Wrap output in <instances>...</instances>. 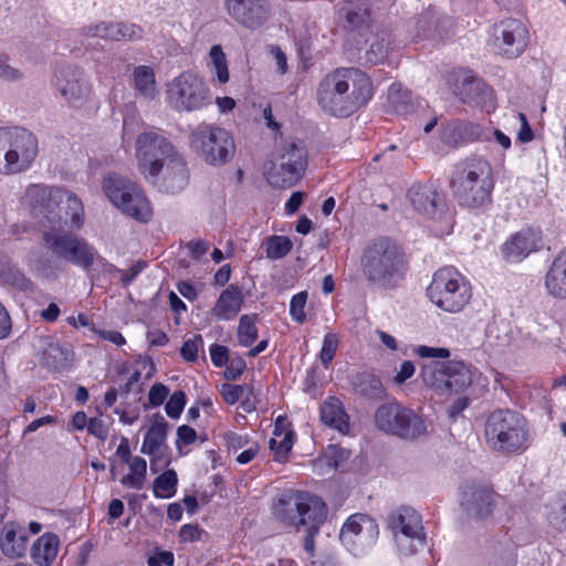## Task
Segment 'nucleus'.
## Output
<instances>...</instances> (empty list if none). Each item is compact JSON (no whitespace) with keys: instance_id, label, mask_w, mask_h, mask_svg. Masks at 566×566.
<instances>
[{"instance_id":"nucleus-1","label":"nucleus","mask_w":566,"mask_h":566,"mask_svg":"<svg viewBox=\"0 0 566 566\" xmlns=\"http://www.w3.org/2000/svg\"><path fill=\"white\" fill-rule=\"evenodd\" d=\"M373 96L369 77L358 69L342 67L326 74L317 88V102L328 114L346 117Z\"/></svg>"},{"instance_id":"nucleus-2","label":"nucleus","mask_w":566,"mask_h":566,"mask_svg":"<svg viewBox=\"0 0 566 566\" xmlns=\"http://www.w3.org/2000/svg\"><path fill=\"white\" fill-rule=\"evenodd\" d=\"M23 203L44 227L48 223L51 228H61L70 223L72 229H80L84 223L82 201L63 188L32 184L25 189Z\"/></svg>"},{"instance_id":"nucleus-3","label":"nucleus","mask_w":566,"mask_h":566,"mask_svg":"<svg viewBox=\"0 0 566 566\" xmlns=\"http://www.w3.org/2000/svg\"><path fill=\"white\" fill-rule=\"evenodd\" d=\"M360 266L368 283L381 289H394L403 280L407 262L396 242L380 238L365 248Z\"/></svg>"},{"instance_id":"nucleus-4","label":"nucleus","mask_w":566,"mask_h":566,"mask_svg":"<svg viewBox=\"0 0 566 566\" xmlns=\"http://www.w3.org/2000/svg\"><path fill=\"white\" fill-rule=\"evenodd\" d=\"M494 178L491 164L481 157L462 161L452 179L455 198L469 208H483L491 203Z\"/></svg>"},{"instance_id":"nucleus-5","label":"nucleus","mask_w":566,"mask_h":566,"mask_svg":"<svg viewBox=\"0 0 566 566\" xmlns=\"http://www.w3.org/2000/svg\"><path fill=\"white\" fill-rule=\"evenodd\" d=\"M485 439L495 451L521 452L530 446V428L517 411L499 409L493 411L485 424Z\"/></svg>"},{"instance_id":"nucleus-6","label":"nucleus","mask_w":566,"mask_h":566,"mask_svg":"<svg viewBox=\"0 0 566 566\" xmlns=\"http://www.w3.org/2000/svg\"><path fill=\"white\" fill-rule=\"evenodd\" d=\"M427 296L441 311L459 313L470 303L472 287L455 268L444 266L433 273Z\"/></svg>"},{"instance_id":"nucleus-7","label":"nucleus","mask_w":566,"mask_h":566,"mask_svg":"<svg viewBox=\"0 0 566 566\" xmlns=\"http://www.w3.org/2000/svg\"><path fill=\"white\" fill-rule=\"evenodd\" d=\"M38 139L28 129L0 128V174L28 170L38 156Z\"/></svg>"},{"instance_id":"nucleus-8","label":"nucleus","mask_w":566,"mask_h":566,"mask_svg":"<svg viewBox=\"0 0 566 566\" xmlns=\"http://www.w3.org/2000/svg\"><path fill=\"white\" fill-rule=\"evenodd\" d=\"M189 145L210 166H223L230 163L235 153L231 133L223 127L207 123H200L191 130Z\"/></svg>"},{"instance_id":"nucleus-9","label":"nucleus","mask_w":566,"mask_h":566,"mask_svg":"<svg viewBox=\"0 0 566 566\" xmlns=\"http://www.w3.org/2000/svg\"><path fill=\"white\" fill-rule=\"evenodd\" d=\"M306 164L305 148L295 142H286L273 154L265 170L266 180L274 188H290L301 179Z\"/></svg>"},{"instance_id":"nucleus-10","label":"nucleus","mask_w":566,"mask_h":566,"mask_svg":"<svg viewBox=\"0 0 566 566\" xmlns=\"http://www.w3.org/2000/svg\"><path fill=\"white\" fill-rule=\"evenodd\" d=\"M166 101L179 113H191L211 103L210 90L205 81L192 72H182L166 85Z\"/></svg>"},{"instance_id":"nucleus-11","label":"nucleus","mask_w":566,"mask_h":566,"mask_svg":"<svg viewBox=\"0 0 566 566\" xmlns=\"http://www.w3.org/2000/svg\"><path fill=\"white\" fill-rule=\"evenodd\" d=\"M178 153L175 145L159 130L150 129L137 136L135 157L138 170L145 179L155 177L160 167Z\"/></svg>"},{"instance_id":"nucleus-12","label":"nucleus","mask_w":566,"mask_h":566,"mask_svg":"<svg viewBox=\"0 0 566 566\" xmlns=\"http://www.w3.org/2000/svg\"><path fill=\"white\" fill-rule=\"evenodd\" d=\"M42 240L45 248L59 259L87 270L96 258V250L84 238L60 228L43 231Z\"/></svg>"},{"instance_id":"nucleus-13","label":"nucleus","mask_w":566,"mask_h":566,"mask_svg":"<svg viewBox=\"0 0 566 566\" xmlns=\"http://www.w3.org/2000/svg\"><path fill=\"white\" fill-rule=\"evenodd\" d=\"M378 429L402 439L413 440L427 434L424 420L412 409L398 402L381 405L375 413Z\"/></svg>"},{"instance_id":"nucleus-14","label":"nucleus","mask_w":566,"mask_h":566,"mask_svg":"<svg viewBox=\"0 0 566 566\" xmlns=\"http://www.w3.org/2000/svg\"><path fill=\"white\" fill-rule=\"evenodd\" d=\"M388 527L401 555L410 556L424 546L426 534L420 515L411 507H399L388 515Z\"/></svg>"},{"instance_id":"nucleus-15","label":"nucleus","mask_w":566,"mask_h":566,"mask_svg":"<svg viewBox=\"0 0 566 566\" xmlns=\"http://www.w3.org/2000/svg\"><path fill=\"white\" fill-rule=\"evenodd\" d=\"M379 527L377 522L367 514H352L339 531L343 547L354 556H364L377 543Z\"/></svg>"},{"instance_id":"nucleus-16","label":"nucleus","mask_w":566,"mask_h":566,"mask_svg":"<svg viewBox=\"0 0 566 566\" xmlns=\"http://www.w3.org/2000/svg\"><path fill=\"white\" fill-rule=\"evenodd\" d=\"M408 200L421 216L444 222L446 228L452 226V216L442 190L433 184H416L408 190Z\"/></svg>"},{"instance_id":"nucleus-17","label":"nucleus","mask_w":566,"mask_h":566,"mask_svg":"<svg viewBox=\"0 0 566 566\" xmlns=\"http://www.w3.org/2000/svg\"><path fill=\"white\" fill-rule=\"evenodd\" d=\"M56 88L66 104L74 108L85 106L92 94L87 76L75 65H64L57 70Z\"/></svg>"},{"instance_id":"nucleus-18","label":"nucleus","mask_w":566,"mask_h":566,"mask_svg":"<svg viewBox=\"0 0 566 566\" xmlns=\"http://www.w3.org/2000/svg\"><path fill=\"white\" fill-rule=\"evenodd\" d=\"M493 36L496 48L507 57H517L526 49L530 33L520 19H504L494 25Z\"/></svg>"},{"instance_id":"nucleus-19","label":"nucleus","mask_w":566,"mask_h":566,"mask_svg":"<svg viewBox=\"0 0 566 566\" xmlns=\"http://www.w3.org/2000/svg\"><path fill=\"white\" fill-rule=\"evenodd\" d=\"M167 422L159 416L150 424L145 433L140 452L150 457V472L158 474L170 462L169 448L167 446Z\"/></svg>"},{"instance_id":"nucleus-20","label":"nucleus","mask_w":566,"mask_h":566,"mask_svg":"<svg viewBox=\"0 0 566 566\" xmlns=\"http://www.w3.org/2000/svg\"><path fill=\"white\" fill-rule=\"evenodd\" d=\"M224 8L234 22L249 30L261 28L271 15L269 0H224Z\"/></svg>"},{"instance_id":"nucleus-21","label":"nucleus","mask_w":566,"mask_h":566,"mask_svg":"<svg viewBox=\"0 0 566 566\" xmlns=\"http://www.w3.org/2000/svg\"><path fill=\"white\" fill-rule=\"evenodd\" d=\"M545 245L543 233L538 229L523 228L512 234L501 245L502 258L509 263H520L532 253L542 250Z\"/></svg>"},{"instance_id":"nucleus-22","label":"nucleus","mask_w":566,"mask_h":566,"mask_svg":"<svg viewBox=\"0 0 566 566\" xmlns=\"http://www.w3.org/2000/svg\"><path fill=\"white\" fill-rule=\"evenodd\" d=\"M189 169L184 156L178 153L165 165L155 177L147 178L159 191L167 193H178L189 184Z\"/></svg>"},{"instance_id":"nucleus-23","label":"nucleus","mask_w":566,"mask_h":566,"mask_svg":"<svg viewBox=\"0 0 566 566\" xmlns=\"http://www.w3.org/2000/svg\"><path fill=\"white\" fill-rule=\"evenodd\" d=\"M87 38H98L108 41H139L144 36L140 25L124 21H101L91 23L82 29Z\"/></svg>"},{"instance_id":"nucleus-24","label":"nucleus","mask_w":566,"mask_h":566,"mask_svg":"<svg viewBox=\"0 0 566 566\" xmlns=\"http://www.w3.org/2000/svg\"><path fill=\"white\" fill-rule=\"evenodd\" d=\"M298 505L300 526H307L310 530L318 531L319 525L327 515L325 502L315 494L298 491Z\"/></svg>"},{"instance_id":"nucleus-25","label":"nucleus","mask_w":566,"mask_h":566,"mask_svg":"<svg viewBox=\"0 0 566 566\" xmlns=\"http://www.w3.org/2000/svg\"><path fill=\"white\" fill-rule=\"evenodd\" d=\"M494 493L484 485H468L462 491L461 505L471 514L484 517L491 512Z\"/></svg>"},{"instance_id":"nucleus-26","label":"nucleus","mask_w":566,"mask_h":566,"mask_svg":"<svg viewBox=\"0 0 566 566\" xmlns=\"http://www.w3.org/2000/svg\"><path fill=\"white\" fill-rule=\"evenodd\" d=\"M136 186V182L115 174L106 176L102 184L105 196L122 213Z\"/></svg>"},{"instance_id":"nucleus-27","label":"nucleus","mask_w":566,"mask_h":566,"mask_svg":"<svg viewBox=\"0 0 566 566\" xmlns=\"http://www.w3.org/2000/svg\"><path fill=\"white\" fill-rule=\"evenodd\" d=\"M243 301L242 291L235 285H229L220 293L211 314L218 321H231L241 311Z\"/></svg>"},{"instance_id":"nucleus-28","label":"nucleus","mask_w":566,"mask_h":566,"mask_svg":"<svg viewBox=\"0 0 566 566\" xmlns=\"http://www.w3.org/2000/svg\"><path fill=\"white\" fill-rule=\"evenodd\" d=\"M42 360L52 369H64L73 358V353L69 345H62L56 338L45 336L41 338Z\"/></svg>"},{"instance_id":"nucleus-29","label":"nucleus","mask_w":566,"mask_h":566,"mask_svg":"<svg viewBox=\"0 0 566 566\" xmlns=\"http://www.w3.org/2000/svg\"><path fill=\"white\" fill-rule=\"evenodd\" d=\"M544 284L549 295L557 298L566 297V250L554 258L546 272Z\"/></svg>"},{"instance_id":"nucleus-30","label":"nucleus","mask_w":566,"mask_h":566,"mask_svg":"<svg viewBox=\"0 0 566 566\" xmlns=\"http://www.w3.org/2000/svg\"><path fill=\"white\" fill-rule=\"evenodd\" d=\"M28 536L24 528L15 523H8L2 530L0 548L10 558L22 557L27 552Z\"/></svg>"},{"instance_id":"nucleus-31","label":"nucleus","mask_w":566,"mask_h":566,"mask_svg":"<svg viewBox=\"0 0 566 566\" xmlns=\"http://www.w3.org/2000/svg\"><path fill=\"white\" fill-rule=\"evenodd\" d=\"M321 419L326 426L340 433H346L349 429L348 415L345 412L340 400L335 397H329L323 402Z\"/></svg>"},{"instance_id":"nucleus-32","label":"nucleus","mask_w":566,"mask_h":566,"mask_svg":"<svg viewBox=\"0 0 566 566\" xmlns=\"http://www.w3.org/2000/svg\"><path fill=\"white\" fill-rule=\"evenodd\" d=\"M274 515L283 523L300 527L298 491L283 494L274 505Z\"/></svg>"},{"instance_id":"nucleus-33","label":"nucleus","mask_w":566,"mask_h":566,"mask_svg":"<svg viewBox=\"0 0 566 566\" xmlns=\"http://www.w3.org/2000/svg\"><path fill=\"white\" fill-rule=\"evenodd\" d=\"M449 360L447 361H430L423 364L421 367V377L424 385L437 394L446 395L447 389V375H448Z\"/></svg>"},{"instance_id":"nucleus-34","label":"nucleus","mask_w":566,"mask_h":566,"mask_svg":"<svg viewBox=\"0 0 566 566\" xmlns=\"http://www.w3.org/2000/svg\"><path fill=\"white\" fill-rule=\"evenodd\" d=\"M124 214L139 221L147 223L153 218V207L149 199L146 197L144 190L137 185L127 200Z\"/></svg>"},{"instance_id":"nucleus-35","label":"nucleus","mask_w":566,"mask_h":566,"mask_svg":"<svg viewBox=\"0 0 566 566\" xmlns=\"http://www.w3.org/2000/svg\"><path fill=\"white\" fill-rule=\"evenodd\" d=\"M446 395L465 390L472 382V373L462 361L449 360Z\"/></svg>"},{"instance_id":"nucleus-36","label":"nucleus","mask_w":566,"mask_h":566,"mask_svg":"<svg viewBox=\"0 0 566 566\" xmlns=\"http://www.w3.org/2000/svg\"><path fill=\"white\" fill-rule=\"evenodd\" d=\"M59 538L52 533H45L38 538L32 548V557L36 565L49 566L56 557Z\"/></svg>"},{"instance_id":"nucleus-37","label":"nucleus","mask_w":566,"mask_h":566,"mask_svg":"<svg viewBox=\"0 0 566 566\" xmlns=\"http://www.w3.org/2000/svg\"><path fill=\"white\" fill-rule=\"evenodd\" d=\"M133 82L139 95L148 101L158 96L154 70L148 65H138L133 71Z\"/></svg>"},{"instance_id":"nucleus-38","label":"nucleus","mask_w":566,"mask_h":566,"mask_svg":"<svg viewBox=\"0 0 566 566\" xmlns=\"http://www.w3.org/2000/svg\"><path fill=\"white\" fill-rule=\"evenodd\" d=\"M28 266L32 273L43 279H55L59 274L56 264L38 250L30 252Z\"/></svg>"},{"instance_id":"nucleus-39","label":"nucleus","mask_w":566,"mask_h":566,"mask_svg":"<svg viewBox=\"0 0 566 566\" xmlns=\"http://www.w3.org/2000/svg\"><path fill=\"white\" fill-rule=\"evenodd\" d=\"M178 475L174 469L161 472L153 482V494L156 499H170L176 495Z\"/></svg>"},{"instance_id":"nucleus-40","label":"nucleus","mask_w":566,"mask_h":566,"mask_svg":"<svg viewBox=\"0 0 566 566\" xmlns=\"http://www.w3.org/2000/svg\"><path fill=\"white\" fill-rule=\"evenodd\" d=\"M0 281L3 284L11 285L20 291H32L33 283L15 265L7 262L0 264Z\"/></svg>"},{"instance_id":"nucleus-41","label":"nucleus","mask_w":566,"mask_h":566,"mask_svg":"<svg viewBox=\"0 0 566 566\" xmlns=\"http://www.w3.org/2000/svg\"><path fill=\"white\" fill-rule=\"evenodd\" d=\"M129 467V473L120 479V483L124 486L142 490L144 488L147 474V462L142 457H134L133 460L127 463Z\"/></svg>"},{"instance_id":"nucleus-42","label":"nucleus","mask_w":566,"mask_h":566,"mask_svg":"<svg viewBox=\"0 0 566 566\" xmlns=\"http://www.w3.org/2000/svg\"><path fill=\"white\" fill-rule=\"evenodd\" d=\"M388 102L392 111L399 115H407L415 111L411 95L400 84L394 83L388 90Z\"/></svg>"},{"instance_id":"nucleus-43","label":"nucleus","mask_w":566,"mask_h":566,"mask_svg":"<svg viewBox=\"0 0 566 566\" xmlns=\"http://www.w3.org/2000/svg\"><path fill=\"white\" fill-rule=\"evenodd\" d=\"M209 67L211 72L217 76L220 84L228 83L229 70L226 54L221 45H212L209 52Z\"/></svg>"},{"instance_id":"nucleus-44","label":"nucleus","mask_w":566,"mask_h":566,"mask_svg":"<svg viewBox=\"0 0 566 566\" xmlns=\"http://www.w3.org/2000/svg\"><path fill=\"white\" fill-rule=\"evenodd\" d=\"M255 314H245L240 317L238 326V342L241 346L249 347L258 338Z\"/></svg>"},{"instance_id":"nucleus-45","label":"nucleus","mask_w":566,"mask_h":566,"mask_svg":"<svg viewBox=\"0 0 566 566\" xmlns=\"http://www.w3.org/2000/svg\"><path fill=\"white\" fill-rule=\"evenodd\" d=\"M266 258L279 260L292 250V241L284 235H270L264 240Z\"/></svg>"},{"instance_id":"nucleus-46","label":"nucleus","mask_w":566,"mask_h":566,"mask_svg":"<svg viewBox=\"0 0 566 566\" xmlns=\"http://www.w3.org/2000/svg\"><path fill=\"white\" fill-rule=\"evenodd\" d=\"M271 451L274 453V459L279 462L286 460L287 454L293 447V433L286 432L281 440L272 438L269 442Z\"/></svg>"},{"instance_id":"nucleus-47","label":"nucleus","mask_w":566,"mask_h":566,"mask_svg":"<svg viewBox=\"0 0 566 566\" xmlns=\"http://www.w3.org/2000/svg\"><path fill=\"white\" fill-rule=\"evenodd\" d=\"M342 13L352 27H358L367 21L369 12L357 3H348L342 8Z\"/></svg>"},{"instance_id":"nucleus-48","label":"nucleus","mask_w":566,"mask_h":566,"mask_svg":"<svg viewBox=\"0 0 566 566\" xmlns=\"http://www.w3.org/2000/svg\"><path fill=\"white\" fill-rule=\"evenodd\" d=\"M247 394H252V388L247 385L223 384L221 395L223 400L229 405H234L243 399Z\"/></svg>"},{"instance_id":"nucleus-49","label":"nucleus","mask_w":566,"mask_h":566,"mask_svg":"<svg viewBox=\"0 0 566 566\" xmlns=\"http://www.w3.org/2000/svg\"><path fill=\"white\" fill-rule=\"evenodd\" d=\"M338 343L339 338L335 333L325 334L319 352L321 361L325 367H327L333 360L338 348Z\"/></svg>"},{"instance_id":"nucleus-50","label":"nucleus","mask_w":566,"mask_h":566,"mask_svg":"<svg viewBox=\"0 0 566 566\" xmlns=\"http://www.w3.org/2000/svg\"><path fill=\"white\" fill-rule=\"evenodd\" d=\"M389 43L385 39H375L366 51V60L371 64L381 63L388 55Z\"/></svg>"},{"instance_id":"nucleus-51","label":"nucleus","mask_w":566,"mask_h":566,"mask_svg":"<svg viewBox=\"0 0 566 566\" xmlns=\"http://www.w3.org/2000/svg\"><path fill=\"white\" fill-rule=\"evenodd\" d=\"M307 302V292L303 291L292 296L290 302V315L298 324L306 319L305 305Z\"/></svg>"},{"instance_id":"nucleus-52","label":"nucleus","mask_w":566,"mask_h":566,"mask_svg":"<svg viewBox=\"0 0 566 566\" xmlns=\"http://www.w3.org/2000/svg\"><path fill=\"white\" fill-rule=\"evenodd\" d=\"M186 405V395L184 391H175L168 399L165 410L168 417L172 419L179 418Z\"/></svg>"},{"instance_id":"nucleus-53","label":"nucleus","mask_w":566,"mask_h":566,"mask_svg":"<svg viewBox=\"0 0 566 566\" xmlns=\"http://www.w3.org/2000/svg\"><path fill=\"white\" fill-rule=\"evenodd\" d=\"M548 522L557 531H566V496L548 514Z\"/></svg>"},{"instance_id":"nucleus-54","label":"nucleus","mask_w":566,"mask_h":566,"mask_svg":"<svg viewBox=\"0 0 566 566\" xmlns=\"http://www.w3.org/2000/svg\"><path fill=\"white\" fill-rule=\"evenodd\" d=\"M413 354L421 358H441L448 359L450 357V350L444 347H431L426 345H417L412 349Z\"/></svg>"},{"instance_id":"nucleus-55","label":"nucleus","mask_w":566,"mask_h":566,"mask_svg":"<svg viewBox=\"0 0 566 566\" xmlns=\"http://www.w3.org/2000/svg\"><path fill=\"white\" fill-rule=\"evenodd\" d=\"M202 343L203 342L201 335H196L192 338L186 339L180 348V354L182 358L188 361H196L198 357L199 346H201Z\"/></svg>"},{"instance_id":"nucleus-56","label":"nucleus","mask_w":566,"mask_h":566,"mask_svg":"<svg viewBox=\"0 0 566 566\" xmlns=\"http://www.w3.org/2000/svg\"><path fill=\"white\" fill-rule=\"evenodd\" d=\"M23 76V73L10 65L8 63L7 57L0 55V80L6 82H17L20 81Z\"/></svg>"},{"instance_id":"nucleus-57","label":"nucleus","mask_w":566,"mask_h":566,"mask_svg":"<svg viewBox=\"0 0 566 566\" xmlns=\"http://www.w3.org/2000/svg\"><path fill=\"white\" fill-rule=\"evenodd\" d=\"M168 394H169V390L165 385H163L160 382L153 385L148 392L149 406L159 407L160 405H163V402L167 398Z\"/></svg>"},{"instance_id":"nucleus-58","label":"nucleus","mask_w":566,"mask_h":566,"mask_svg":"<svg viewBox=\"0 0 566 566\" xmlns=\"http://www.w3.org/2000/svg\"><path fill=\"white\" fill-rule=\"evenodd\" d=\"M210 358L216 367H223L229 360V350L223 345L212 344L210 346Z\"/></svg>"},{"instance_id":"nucleus-59","label":"nucleus","mask_w":566,"mask_h":566,"mask_svg":"<svg viewBox=\"0 0 566 566\" xmlns=\"http://www.w3.org/2000/svg\"><path fill=\"white\" fill-rule=\"evenodd\" d=\"M196 439H197L196 430L187 424H182L177 429L176 447L179 450V452H181L180 443L188 446V444L193 443L196 441Z\"/></svg>"},{"instance_id":"nucleus-60","label":"nucleus","mask_w":566,"mask_h":566,"mask_svg":"<svg viewBox=\"0 0 566 566\" xmlns=\"http://www.w3.org/2000/svg\"><path fill=\"white\" fill-rule=\"evenodd\" d=\"M245 360L241 357L234 358L230 361L229 366L224 370V377L229 380H234L240 377L245 370Z\"/></svg>"},{"instance_id":"nucleus-61","label":"nucleus","mask_w":566,"mask_h":566,"mask_svg":"<svg viewBox=\"0 0 566 566\" xmlns=\"http://www.w3.org/2000/svg\"><path fill=\"white\" fill-rule=\"evenodd\" d=\"M516 117L521 122V127L517 132V140L522 142V143H528V142L533 140L534 133L527 122L526 116L523 113H517Z\"/></svg>"},{"instance_id":"nucleus-62","label":"nucleus","mask_w":566,"mask_h":566,"mask_svg":"<svg viewBox=\"0 0 566 566\" xmlns=\"http://www.w3.org/2000/svg\"><path fill=\"white\" fill-rule=\"evenodd\" d=\"M144 268L145 263L138 261L126 271L117 270V272L122 274L120 281L123 285L128 286L136 279V276L144 270Z\"/></svg>"},{"instance_id":"nucleus-63","label":"nucleus","mask_w":566,"mask_h":566,"mask_svg":"<svg viewBox=\"0 0 566 566\" xmlns=\"http://www.w3.org/2000/svg\"><path fill=\"white\" fill-rule=\"evenodd\" d=\"M226 441L228 448L233 452H238L240 449L249 444L247 436H242L235 432H229L226 434Z\"/></svg>"},{"instance_id":"nucleus-64","label":"nucleus","mask_w":566,"mask_h":566,"mask_svg":"<svg viewBox=\"0 0 566 566\" xmlns=\"http://www.w3.org/2000/svg\"><path fill=\"white\" fill-rule=\"evenodd\" d=\"M148 566H174V554L170 552H160L150 556L147 560Z\"/></svg>"}]
</instances>
